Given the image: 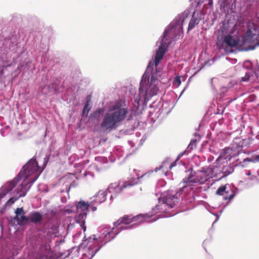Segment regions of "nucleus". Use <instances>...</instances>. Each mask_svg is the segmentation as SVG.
Returning <instances> with one entry per match:
<instances>
[{
  "instance_id": "nucleus-3",
  "label": "nucleus",
  "mask_w": 259,
  "mask_h": 259,
  "mask_svg": "<svg viewBox=\"0 0 259 259\" xmlns=\"http://www.w3.org/2000/svg\"><path fill=\"white\" fill-rule=\"evenodd\" d=\"M218 169L216 166H210L206 170L193 171L191 169L188 176L183 180V183L185 184L183 188L191 186L193 183L204 184L209 178L217 177Z\"/></svg>"
},
{
  "instance_id": "nucleus-38",
  "label": "nucleus",
  "mask_w": 259,
  "mask_h": 259,
  "mask_svg": "<svg viewBox=\"0 0 259 259\" xmlns=\"http://www.w3.org/2000/svg\"><path fill=\"white\" fill-rule=\"evenodd\" d=\"M247 175H250V172H249L248 173V174H247Z\"/></svg>"
},
{
  "instance_id": "nucleus-22",
  "label": "nucleus",
  "mask_w": 259,
  "mask_h": 259,
  "mask_svg": "<svg viewBox=\"0 0 259 259\" xmlns=\"http://www.w3.org/2000/svg\"><path fill=\"white\" fill-rule=\"evenodd\" d=\"M78 215L75 218L76 222L79 223L80 226L84 225L87 214L85 212L77 213Z\"/></svg>"
},
{
  "instance_id": "nucleus-26",
  "label": "nucleus",
  "mask_w": 259,
  "mask_h": 259,
  "mask_svg": "<svg viewBox=\"0 0 259 259\" xmlns=\"http://www.w3.org/2000/svg\"><path fill=\"white\" fill-rule=\"evenodd\" d=\"M158 88L156 85H154L150 90V92H151V93H150V94L151 96L156 95L158 92Z\"/></svg>"
},
{
  "instance_id": "nucleus-11",
  "label": "nucleus",
  "mask_w": 259,
  "mask_h": 259,
  "mask_svg": "<svg viewBox=\"0 0 259 259\" xmlns=\"http://www.w3.org/2000/svg\"><path fill=\"white\" fill-rule=\"evenodd\" d=\"M241 150L240 147L226 148L224 150L223 156L225 159L230 160L238 156L241 152Z\"/></svg>"
},
{
  "instance_id": "nucleus-17",
  "label": "nucleus",
  "mask_w": 259,
  "mask_h": 259,
  "mask_svg": "<svg viewBox=\"0 0 259 259\" xmlns=\"http://www.w3.org/2000/svg\"><path fill=\"white\" fill-rule=\"evenodd\" d=\"M89 206L90 204L88 202L81 201H79L76 206L77 213L85 212L87 214V212L89 211Z\"/></svg>"
},
{
  "instance_id": "nucleus-29",
  "label": "nucleus",
  "mask_w": 259,
  "mask_h": 259,
  "mask_svg": "<svg viewBox=\"0 0 259 259\" xmlns=\"http://www.w3.org/2000/svg\"><path fill=\"white\" fill-rule=\"evenodd\" d=\"M250 77V73L246 72L245 73V76L241 78V81H247L249 80Z\"/></svg>"
},
{
  "instance_id": "nucleus-8",
  "label": "nucleus",
  "mask_w": 259,
  "mask_h": 259,
  "mask_svg": "<svg viewBox=\"0 0 259 259\" xmlns=\"http://www.w3.org/2000/svg\"><path fill=\"white\" fill-rule=\"evenodd\" d=\"M167 51L166 47L165 45L162 44L159 47L158 50L156 51V54L154 57V60L152 62V61L150 62L148 65V68L150 67L151 65H154L155 67L158 66L159 64L160 61L162 59L164 55Z\"/></svg>"
},
{
  "instance_id": "nucleus-12",
  "label": "nucleus",
  "mask_w": 259,
  "mask_h": 259,
  "mask_svg": "<svg viewBox=\"0 0 259 259\" xmlns=\"http://www.w3.org/2000/svg\"><path fill=\"white\" fill-rule=\"evenodd\" d=\"M161 197L158 199V203L155 206L154 210L155 213L158 212H167L171 208L167 205V203L164 201Z\"/></svg>"
},
{
  "instance_id": "nucleus-20",
  "label": "nucleus",
  "mask_w": 259,
  "mask_h": 259,
  "mask_svg": "<svg viewBox=\"0 0 259 259\" xmlns=\"http://www.w3.org/2000/svg\"><path fill=\"white\" fill-rule=\"evenodd\" d=\"M29 220L33 223L40 222L42 220V215L38 212H32L30 214Z\"/></svg>"
},
{
  "instance_id": "nucleus-31",
  "label": "nucleus",
  "mask_w": 259,
  "mask_h": 259,
  "mask_svg": "<svg viewBox=\"0 0 259 259\" xmlns=\"http://www.w3.org/2000/svg\"><path fill=\"white\" fill-rule=\"evenodd\" d=\"M89 105V104L88 101L83 108V112H82L83 114H85L86 113H87V115L88 114V112L89 111V109L88 108Z\"/></svg>"
},
{
  "instance_id": "nucleus-13",
  "label": "nucleus",
  "mask_w": 259,
  "mask_h": 259,
  "mask_svg": "<svg viewBox=\"0 0 259 259\" xmlns=\"http://www.w3.org/2000/svg\"><path fill=\"white\" fill-rule=\"evenodd\" d=\"M133 215H124L123 217L120 218L116 222L114 223V226L117 227L121 224L128 225L133 223Z\"/></svg>"
},
{
  "instance_id": "nucleus-19",
  "label": "nucleus",
  "mask_w": 259,
  "mask_h": 259,
  "mask_svg": "<svg viewBox=\"0 0 259 259\" xmlns=\"http://www.w3.org/2000/svg\"><path fill=\"white\" fill-rule=\"evenodd\" d=\"M253 38H256V35L252 34L251 30L248 29L245 36L243 37V41L244 44H249L251 41V39Z\"/></svg>"
},
{
  "instance_id": "nucleus-34",
  "label": "nucleus",
  "mask_w": 259,
  "mask_h": 259,
  "mask_svg": "<svg viewBox=\"0 0 259 259\" xmlns=\"http://www.w3.org/2000/svg\"><path fill=\"white\" fill-rule=\"evenodd\" d=\"M81 228L83 229L84 231H86V226H85V223H84V225L80 226Z\"/></svg>"
},
{
  "instance_id": "nucleus-18",
  "label": "nucleus",
  "mask_w": 259,
  "mask_h": 259,
  "mask_svg": "<svg viewBox=\"0 0 259 259\" xmlns=\"http://www.w3.org/2000/svg\"><path fill=\"white\" fill-rule=\"evenodd\" d=\"M201 20L200 18L195 17V12H194L192 16V18L189 22L188 31L193 29L196 25H198Z\"/></svg>"
},
{
  "instance_id": "nucleus-21",
  "label": "nucleus",
  "mask_w": 259,
  "mask_h": 259,
  "mask_svg": "<svg viewBox=\"0 0 259 259\" xmlns=\"http://www.w3.org/2000/svg\"><path fill=\"white\" fill-rule=\"evenodd\" d=\"M106 195L103 191H99L95 196L94 201L98 203H101L105 201Z\"/></svg>"
},
{
  "instance_id": "nucleus-33",
  "label": "nucleus",
  "mask_w": 259,
  "mask_h": 259,
  "mask_svg": "<svg viewBox=\"0 0 259 259\" xmlns=\"http://www.w3.org/2000/svg\"><path fill=\"white\" fill-rule=\"evenodd\" d=\"M100 113H101L100 111H96V112H95L94 113V116H96L97 115H99Z\"/></svg>"
},
{
  "instance_id": "nucleus-25",
  "label": "nucleus",
  "mask_w": 259,
  "mask_h": 259,
  "mask_svg": "<svg viewBox=\"0 0 259 259\" xmlns=\"http://www.w3.org/2000/svg\"><path fill=\"white\" fill-rule=\"evenodd\" d=\"M232 169V167L229 165L224 167L223 169V172L224 174V176H226L229 175L231 172V171H229L228 170L229 169L230 170H231Z\"/></svg>"
},
{
  "instance_id": "nucleus-36",
  "label": "nucleus",
  "mask_w": 259,
  "mask_h": 259,
  "mask_svg": "<svg viewBox=\"0 0 259 259\" xmlns=\"http://www.w3.org/2000/svg\"><path fill=\"white\" fill-rule=\"evenodd\" d=\"M253 178H256V177L255 176H253L252 178H251V179L253 180Z\"/></svg>"
},
{
  "instance_id": "nucleus-2",
  "label": "nucleus",
  "mask_w": 259,
  "mask_h": 259,
  "mask_svg": "<svg viewBox=\"0 0 259 259\" xmlns=\"http://www.w3.org/2000/svg\"><path fill=\"white\" fill-rule=\"evenodd\" d=\"M128 113V109L122 105V101H117L112 106V111L105 114L101 127L109 131L116 129L124 120Z\"/></svg>"
},
{
  "instance_id": "nucleus-5",
  "label": "nucleus",
  "mask_w": 259,
  "mask_h": 259,
  "mask_svg": "<svg viewBox=\"0 0 259 259\" xmlns=\"http://www.w3.org/2000/svg\"><path fill=\"white\" fill-rule=\"evenodd\" d=\"M182 192L180 190L179 192L168 191L166 193L164 194L161 197L166 204L171 208H173L179 202L180 197V193Z\"/></svg>"
},
{
  "instance_id": "nucleus-15",
  "label": "nucleus",
  "mask_w": 259,
  "mask_h": 259,
  "mask_svg": "<svg viewBox=\"0 0 259 259\" xmlns=\"http://www.w3.org/2000/svg\"><path fill=\"white\" fill-rule=\"evenodd\" d=\"M151 217L152 215H150L147 213L140 214L136 216H133V223H134V225H137L144 221H148Z\"/></svg>"
},
{
  "instance_id": "nucleus-28",
  "label": "nucleus",
  "mask_w": 259,
  "mask_h": 259,
  "mask_svg": "<svg viewBox=\"0 0 259 259\" xmlns=\"http://www.w3.org/2000/svg\"><path fill=\"white\" fill-rule=\"evenodd\" d=\"M18 199H19V198H18V197H17V198H14V197H12V198H11L10 199H9L7 201V203H6V205H12V204L14 203H15V201H16Z\"/></svg>"
},
{
  "instance_id": "nucleus-30",
  "label": "nucleus",
  "mask_w": 259,
  "mask_h": 259,
  "mask_svg": "<svg viewBox=\"0 0 259 259\" xmlns=\"http://www.w3.org/2000/svg\"><path fill=\"white\" fill-rule=\"evenodd\" d=\"M187 151L186 150L183 153H181L180 154H179L178 156V158H177V159L176 161H175V162H174L172 164H170V166H169V168L171 169L172 167L175 166L176 165V162L178 160V159L180 158Z\"/></svg>"
},
{
  "instance_id": "nucleus-10",
  "label": "nucleus",
  "mask_w": 259,
  "mask_h": 259,
  "mask_svg": "<svg viewBox=\"0 0 259 259\" xmlns=\"http://www.w3.org/2000/svg\"><path fill=\"white\" fill-rule=\"evenodd\" d=\"M15 213L16 216L14 219L16 221L18 225H23L29 222V219L25 215V212L23 207L17 208Z\"/></svg>"
},
{
  "instance_id": "nucleus-4",
  "label": "nucleus",
  "mask_w": 259,
  "mask_h": 259,
  "mask_svg": "<svg viewBox=\"0 0 259 259\" xmlns=\"http://www.w3.org/2000/svg\"><path fill=\"white\" fill-rule=\"evenodd\" d=\"M185 19V17L182 16L179 17V19L177 20L176 24L174 26H170L167 29L165 30L163 37L166 39H168V37L173 39L177 37V35H180L181 33L183 32V22ZM164 41V40H162Z\"/></svg>"
},
{
  "instance_id": "nucleus-14",
  "label": "nucleus",
  "mask_w": 259,
  "mask_h": 259,
  "mask_svg": "<svg viewBox=\"0 0 259 259\" xmlns=\"http://www.w3.org/2000/svg\"><path fill=\"white\" fill-rule=\"evenodd\" d=\"M223 42L231 48L236 47L239 44V40L235 39L230 35L225 36L223 38Z\"/></svg>"
},
{
  "instance_id": "nucleus-24",
  "label": "nucleus",
  "mask_w": 259,
  "mask_h": 259,
  "mask_svg": "<svg viewBox=\"0 0 259 259\" xmlns=\"http://www.w3.org/2000/svg\"><path fill=\"white\" fill-rule=\"evenodd\" d=\"M197 147V140L196 139H192L190 144H189L186 151L189 152L193 149H194Z\"/></svg>"
},
{
  "instance_id": "nucleus-27",
  "label": "nucleus",
  "mask_w": 259,
  "mask_h": 259,
  "mask_svg": "<svg viewBox=\"0 0 259 259\" xmlns=\"http://www.w3.org/2000/svg\"><path fill=\"white\" fill-rule=\"evenodd\" d=\"M181 83V80L180 76H177L175 78L173 84L177 87H179Z\"/></svg>"
},
{
  "instance_id": "nucleus-16",
  "label": "nucleus",
  "mask_w": 259,
  "mask_h": 259,
  "mask_svg": "<svg viewBox=\"0 0 259 259\" xmlns=\"http://www.w3.org/2000/svg\"><path fill=\"white\" fill-rule=\"evenodd\" d=\"M229 193L228 191L226 190V186L225 185H222L220 187L218 188L216 192V194L218 195H224L225 194H226L225 197L224 199L225 200H231L232 199L234 196V194L232 192V193L231 194L229 195H227V194Z\"/></svg>"
},
{
  "instance_id": "nucleus-37",
  "label": "nucleus",
  "mask_w": 259,
  "mask_h": 259,
  "mask_svg": "<svg viewBox=\"0 0 259 259\" xmlns=\"http://www.w3.org/2000/svg\"><path fill=\"white\" fill-rule=\"evenodd\" d=\"M209 4H210V5H212V1H210V2H209Z\"/></svg>"
},
{
  "instance_id": "nucleus-23",
  "label": "nucleus",
  "mask_w": 259,
  "mask_h": 259,
  "mask_svg": "<svg viewBox=\"0 0 259 259\" xmlns=\"http://www.w3.org/2000/svg\"><path fill=\"white\" fill-rule=\"evenodd\" d=\"M58 233V226L57 225L53 226L49 231L47 232L48 235L50 237L56 236V235Z\"/></svg>"
},
{
  "instance_id": "nucleus-35",
  "label": "nucleus",
  "mask_w": 259,
  "mask_h": 259,
  "mask_svg": "<svg viewBox=\"0 0 259 259\" xmlns=\"http://www.w3.org/2000/svg\"><path fill=\"white\" fill-rule=\"evenodd\" d=\"M255 160L257 161H259V154L255 156Z\"/></svg>"
},
{
  "instance_id": "nucleus-1",
  "label": "nucleus",
  "mask_w": 259,
  "mask_h": 259,
  "mask_svg": "<svg viewBox=\"0 0 259 259\" xmlns=\"http://www.w3.org/2000/svg\"><path fill=\"white\" fill-rule=\"evenodd\" d=\"M42 171V169L38 166L35 158L31 159L27 162V164L23 166V170H21L16 177L12 180L6 183L1 188L0 200L4 198L7 193L13 190L21 179V176L23 175L25 179H28L30 176H34L33 180L31 181L32 184L37 179Z\"/></svg>"
},
{
  "instance_id": "nucleus-9",
  "label": "nucleus",
  "mask_w": 259,
  "mask_h": 259,
  "mask_svg": "<svg viewBox=\"0 0 259 259\" xmlns=\"http://www.w3.org/2000/svg\"><path fill=\"white\" fill-rule=\"evenodd\" d=\"M32 178L30 181V182H28L26 181L27 179H25V178L22 176H21V179L24 178V180L23 183L20 185L17 189L14 191V193H16L17 194H19L18 198L24 197L26 195L27 191H28L29 187L28 188H27V186L29 183H31L32 180L34 178V176H31ZM31 177V176L30 177Z\"/></svg>"
},
{
  "instance_id": "nucleus-6",
  "label": "nucleus",
  "mask_w": 259,
  "mask_h": 259,
  "mask_svg": "<svg viewBox=\"0 0 259 259\" xmlns=\"http://www.w3.org/2000/svg\"><path fill=\"white\" fill-rule=\"evenodd\" d=\"M114 228L111 229L108 226H103L99 236L100 241L105 244L107 242L111 240L117 234V233L114 232Z\"/></svg>"
},
{
  "instance_id": "nucleus-7",
  "label": "nucleus",
  "mask_w": 259,
  "mask_h": 259,
  "mask_svg": "<svg viewBox=\"0 0 259 259\" xmlns=\"http://www.w3.org/2000/svg\"><path fill=\"white\" fill-rule=\"evenodd\" d=\"M136 183L137 182L134 179H131L125 181L122 185H120L119 183L115 182L111 183L109 185L108 189L111 192L119 194L121 193L124 189L131 187L135 185Z\"/></svg>"
},
{
  "instance_id": "nucleus-32",
  "label": "nucleus",
  "mask_w": 259,
  "mask_h": 259,
  "mask_svg": "<svg viewBox=\"0 0 259 259\" xmlns=\"http://www.w3.org/2000/svg\"><path fill=\"white\" fill-rule=\"evenodd\" d=\"M166 162H164L163 163L162 165H161L160 166H159V167H156L155 168V171H157L160 169H161L164 166V165L165 164Z\"/></svg>"
}]
</instances>
